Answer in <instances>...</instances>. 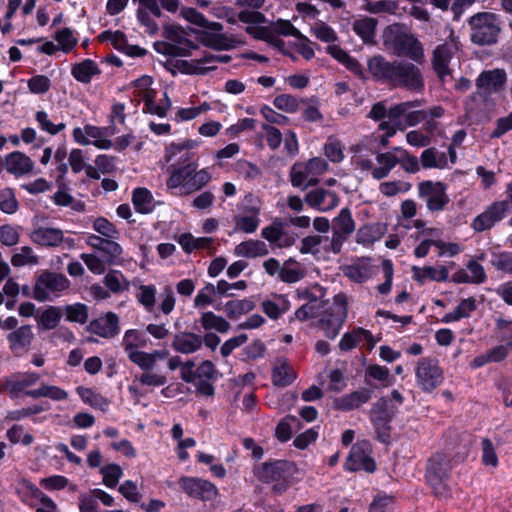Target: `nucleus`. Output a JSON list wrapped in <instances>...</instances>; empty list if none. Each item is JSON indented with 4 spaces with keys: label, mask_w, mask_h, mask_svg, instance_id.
<instances>
[{
    "label": "nucleus",
    "mask_w": 512,
    "mask_h": 512,
    "mask_svg": "<svg viewBox=\"0 0 512 512\" xmlns=\"http://www.w3.org/2000/svg\"><path fill=\"white\" fill-rule=\"evenodd\" d=\"M105 285L113 292L119 293L129 289V282L118 271H110L104 278Z\"/></svg>",
    "instance_id": "nucleus-39"
},
{
    "label": "nucleus",
    "mask_w": 512,
    "mask_h": 512,
    "mask_svg": "<svg viewBox=\"0 0 512 512\" xmlns=\"http://www.w3.org/2000/svg\"><path fill=\"white\" fill-rule=\"evenodd\" d=\"M100 472L103 475V483L109 487L114 488L119 482L123 471L117 464H108L100 468Z\"/></svg>",
    "instance_id": "nucleus-40"
},
{
    "label": "nucleus",
    "mask_w": 512,
    "mask_h": 512,
    "mask_svg": "<svg viewBox=\"0 0 512 512\" xmlns=\"http://www.w3.org/2000/svg\"><path fill=\"white\" fill-rule=\"evenodd\" d=\"M452 55L453 46L446 43L438 45L433 52V68L441 79L450 74L448 65Z\"/></svg>",
    "instance_id": "nucleus-20"
},
{
    "label": "nucleus",
    "mask_w": 512,
    "mask_h": 512,
    "mask_svg": "<svg viewBox=\"0 0 512 512\" xmlns=\"http://www.w3.org/2000/svg\"><path fill=\"white\" fill-rule=\"evenodd\" d=\"M197 168V162H189L182 166L170 165L168 167L170 177L166 182L167 188L170 190L178 189L179 195L200 190L211 180V175L206 169L197 171Z\"/></svg>",
    "instance_id": "nucleus-2"
},
{
    "label": "nucleus",
    "mask_w": 512,
    "mask_h": 512,
    "mask_svg": "<svg viewBox=\"0 0 512 512\" xmlns=\"http://www.w3.org/2000/svg\"><path fill=\"white\" fill-rule=\"evenodd\" d=\"M176 67L182 72L186 74H196L203 75L209 71L214 70V66H199V62L197 59L188 60H179L176 62Z\"/></svg>",
    "instance_id": "nucleus-43"
},
{
    "label": "nucleus",
    "mask_w": 512,
    "mask_h": 512,
    "mask_svg": "<svg viewBox=\"0 0 512 512\" xmlns=\"http://www.w3.org/2000/svg\"><path fill=\"white\" fill-rule=\"evenodd\" d=\"M506 80L507 74L503 69L483 71L476 80V88L491 96L503 88Z\"/></svg>",
    "instance_id": "nucleus-16"
},
{
    "label": "nucleus",
    "mask_w": 512,
    "mask_h": 512,
    "mask_svg": "<svg viewBox=\"0 0 512 512\" xmlns=\"http://www.w3.org/2000/svg\"><path fill=\"white\" fill-rule=\"evenodd\" d=\"M314 35L321 41L326 43H332L337 40L335 31L324 22L316 23L312 27Z\"/></svg>",
    "instance_id": "nucleus-59"
},
{
    "label": "nucleus",
    "mask_w": 512,
    "mask_h": 512,
    "mask_svg": "<svg viewBox=\"0 0 512 512\" xmlns=\"http://www.w3.org/2000/svg\"><path fill=\"white\" fill-rule=\"evenodd\" d=\"M273 104L279 110L287 113H294L298 110L299 100L289 94H281L275 97Z\"/></svg>",
    "instance_id": "nucleus-52"
},
{
    "label": "nucleus",
    "mask_w": 512,
    "mask_h": 512,
    "mask_svg": "<svg viewBox=\"0 0 512 512\" xmlns=\"http://www.w3.org/2000/svg\"><path fill=\"white\" fill-rule=\"evenodd\" d=\"M164 36L172 43L182 46L186 45V48H196L191 41L187 40L180 28L176 26H165Z\"/></svg>",
    "instance_id": "nucleus-55"
},
{
    "label": "nucleus",
    "mask_w": 512,
    "mask_h": 512,
    "mask_svg": "<svg viewBox=\"0 0 512 512\" xmlns=\"http://www.w3.org/2000/svg\"><path fill=\"white\" fill-rule=\"evenodd\" d=\"M202 345V336L187 331L175 334L172 341V348L183 354L194 353L198 351Z\"/></svg>",
    "instance_id": "nucleus-19"
},
{
    "label": "nucleus",
    "mask_w": 512,
    "mask_h": 512,
    "mask_svg": "<svg viewBox=\"0 0 512 512\" xmlns=\"http://www.w3.org/2000/svg\"><path fill=\"white\" fill-rule=\"evenodd\" d=\"M326 196H332V192L325 189H316L307 193L305 197V201L308 205L314 208H318L321 211H324V204L326 200ZM334 201V199H332Z\"/></svg>",
    "instance_id": "nucleus-50"
},
{
    "label": "nucleus",
    "mask_w": 512,
    "mask_h": 512,
    "mask_svg": "<svg viewBox=\"0 0 512 512\" xmlns=\"http://www.w3.org/2000/svg\"><path fill=\"white\" fill-rule=\"evenodd\" d=\"M51 85V81L47 76L37 75L28 80L29 90L34 94L46 93Z\"/></svg>",
    "instance_id": "nucleus-61"
},
{
    "label": "nucleus",
    "mask_w": 512,
    "mask_h": 512,
    "mask_svg": "<svg viewBox=\"0 0 512 512\" xmlns=\"http://www.w3.org/2000/svg\"><path fill=\"white\" fill-rule=\"evenodd\" d=\"M68 285L69 281L64 275L45 271L37 278L34 287V298L38 301H45L49 296L48 291H63Z\"/></svg>",
    "instance_id": "nucleus-10"
},
{
    "label": "nucleus",
    "mask_w": 512,
    "mask_h": 512,
    "mask_svg": "<svg viewBox=\"0 0 512 512\" xmlns=\"http://www.w3.org/2000/svg\"><path fill=\"white\" fill-rule=\"evenodd\" d=\"M345 469L351 472L359 471L360 469L373 472L375 470V462L359 444H355L352 446L346 459Z\"/></svg>",
    "instance_id": "nucleus-17"
},
{
    "label": "nucleus",
    "mask_w": 512,
    "mask_h": 512,
    "mask_svg": "<svg viewBox=\"0 0 512 512\" xmlns=\"http://www.w3.org/2000/svg\"><path fill=\"white\" fill-rule=\"evenodd\" d=\"M492 265L503 272L512 274V253L501 252L494 255V259L491 261Z\"/></svg>",
    "instance_id": "nucleus-63"
},
{
    "label": "nucleus",
    "mask_w": 512,
    "mask_h": 512,
    "mask_svg": "<svg viewBox=\"0 0 512 512\" xmlns=\"http://www.w3.org/2000/svg\"><path fill=\"white\" fill-rule=\"evenodd\" d=\"M474 310H476V300L472 297L463 299L454 311L447 313L443 317L442 322L449 323L462 318H468Z\"/></svg>",
    "instance_id": "nucleus-29"
},
{
    "label": "nucleus",
    "mask_w": 512,
    "mask_h": 512,
    "mask_svg": "<svg viewBox=\"0 0 512 512\" xmlns=\"http://www.w3.org/2000/svg\"><path fill=\"white\" fill-rule=\"evenodd\" d=\"M421 105H422L421 100H413V101H407V102H402V103L396 104L388 110L387 117L389 118V120L392 123L402 127L400 118L403 115L406 116V113L410 109L420 107Z\"/></svg>",
    "instance_id": "nucleus-35"
},
{
    "label": "nucleus",
    "mask_w": 512,
    "mask_h": 512,
    "mask_svg": "<svg viewBox=\"0 0 512 512\" xmlns=\"http://www.w3.org/2000/svg\"><path fill=\"white\" fill-rule=\"evenodd\" d=\"M154 48L158 53L169 56H190L189 48L168 43L164 41H157L154 43Z\"/></svg>",
    "instance_id": "nucleus-42"
},
{
    "label": "nucleus",
    "mask_w": 512,
    "mask_h": 512,
    "mask_svg": "<svg viewBox=\"0 0 512 512\" xmlns=\"http://www.w3.org/2000/svg\"><path fill=\"white\" fill-rule=\"evenodd\" d=\"M63 238V232L58 228L39 227L31 233L32 241L41 246H58Z\"/></svg>",
    "instance_id": "nucleus-21"
},
{
    "label": "nucleus",
    "mask_w": 512,
    "mask_h": 512,
    "mask_svg": "<svg viewBox=\"0 0 512 512\" xmlns=\"http://www.w3.org/2000/svg\"><path fill=\"white\" fill-rule=\"evenodd\" d=\"M178 483L188 496L202 501H211L218 495L217 487L204 479L184 476Z\"/></svg>",
    "instance_id": "nucleus-9"
},
{
    "label": "nucleus",
    "mask_w": 512,
    "mask_h": 512,
    "mask_svg": "<svg viewBox=\"0 0 512 512\" xmlns=\"http://www.w3.org/2000/svg\"><path fill=\"white\" fill-rule=\"evenodd\" d=\"M287 223L281 219L276 218L270 226L262 229V237L270 243H278L284 234V228Z\"/></svg>",
    "instance_id": "nucleus-41"
},
{
    "label": "nucleus",
    "mask_w": 512,
    "mask_h": 512,
    "mask_svg": "<svg viewBox=\"0 0 512 512\" xmlns=\"http://www.w3.org/2000/svg\"><path fill=\"white\" fill-rule=\"evenodd\" d=\"M494 106L491 96L479 90H476L466 101L467 113L471 118L479 121L488 118Z\"/></svg>",
    "instance_id": "nucleus-14"
},
{
    "label": "nucleus",
    "mask_w": 512,
    "mask_h": 512,
    "mask_svg": "<svg viewBox=\"0 0 512 512\" xmlns=\"http://www.w3.org/2000/svg\"><path fill=\"white\" fill-rule=\"evenodd\" d=\"M71 73L76 80L82 83H89L94 75L100 73V69L94 61L86 59L75 64L71 69Z\"/></svg>",
    "instance_id": "nucleus-26"
},
{
    "label": "nucleus",
    "mask_w": 512,
    "mask_h": 512,
    "mask_svg": "<svg viewBox=\"0 0 512 512\" xmlns=\"http://www.w3.org/2000/svg\"><path fill=\"white\" fill-rule=\"evenodd\" d=\"M370 398L371 392L367 389H362L336 399L334 404L339 410L349 411L359 408L362 404L368 402Z\"/></svg>",
    "instance_id": "nucleus-22"
},
{
    "label": "nucleus",
    "mask_w": 512,
    "mask_h": 512,
    "mask_svg": "<svg viewBox=\"0 0 512 512\" xmlns=\"http://www.w3.org/2000/svg\"><path fill=\"white\" fill-rule=\"evenodd\" d=\"M11 263L15 267H21L27 264H37L38 258L33 255V251L30 247L25 246L21 248L20 253L14 254L11 258Z\"/></svg>",
    "instance_id": "nucleus-56"
},
{
    "label": "nucleus",
    "mask_w": 512,
    "mask_h": 512,
    "mask_svg": "<svg viewBox=\"0 0 512 512\" xmlns=\"http://www.w3.org/2000/svg\"><path fill=\"white\" fill-rule=\"evenodd\" d=\"M139 289L140 294L137 296L138 300L150 311L155 304L156 288L153 285H141Z\"/></svg>",
    "instance_id": "nucleus-60"
},
{
    "label": "nucleus",
    "mask_w": 512,
    "mask_h": 512,
    "mask_svg": "<svg viewBox=\"0 0 512 512\" xmlns=\"http://www.w3.org/2000/svg\"><path fill=\"white\" fill-rule=\"evenodd\" d=\"M325 304V300L320 299L319 297L311 298L310 301L306 302L296 310L295 317L300 321H306L310 318L318 317L320 316Z\"/></svg>",
    "instance_id": "nucleus-27"
},
{
    "label": "nucleus",
    "mask_w": 512,
    "mask_h": 512,
    "mask_svg": "<svg viewBox=\"0 0 512 512\" xmlns=\"http://www.w3.org/2000/svg\"><path fill=\"white\" fill-rule=\"evenodd\" d=\"M39 380V375L36 373H27L23 378L13 381L10 384V394L13 397L23 392L27 387L34 385Z\"/></svg>",
    "instance_id": "nucleus-45"
},
{
    "label": "nucleus",
    "mask_w": 512,
    "mask_h": 512,
    "mask_svg": "<svg viewBox=\"0 0 512 512\" xmlns=\"http://www.w3.org/2000/svg\"><path fill=\"white\" fill-rule=\"evenodd\" d=\"M235 254L240 257L255 258L268 254L267 245L260 240L243 241L235 247Z\"/></svg>",
    "instance_id": "nucleus-24"
},
{
    "label": "nucleus",
    "mask_w": 512,
    "mask_h": 512,
    "mask_svg": "<svg viewBox=\"0 0 512 512\" xmlns=\"http://www.w3.org/2000/svg\"><path fill=\"white\" fill-rule=\"evenodd\" d=\"M246 31L256 39L266 41L278 49L284 46L283 40L275 36L267 27H247Z\"/></svg>",
    "instance_id": "nucleus-38"
},
{
    "label": "nucleus",
    "mask_w": 512,
    "mask_h": 512,
    "mask_svg": "<svg viewBox=\"0 0 512 512\" xmlns=\"http://www.w3.org/2000/svg\"><path fill=\"white\" fill-rule=\"evenodd\" d=\"M294 468V464L290 461L276 460L261 464L255 470V475L264 483L279 482L290 477L294 472Z\"/></svg>",
    "instance_id": "nucleus-8"
},
{
    "label": "nucleus",
    "mask_w": 512,
    "mask_h": 512,
    "mask_svg": "<svg viewBox=\"0 0 512 512\" xmlns=\"http://www.w3.org/2000/svg\"><path fill=\"white\" fill-rule=\"evenodd\" d=\"M482 461L485 466L496 468L498 466V457L492 441L488 438L482 440Z\"/></svg>",
    "instance_id": "nucleus-57"
},
{
    "label": "nucleus",
    "mask_w": 512,
    "mask_h": 512,
    "mask_svg": "<svg viewBox=\"0 0 512 512\" xmlns=\"http://www.w3.org/2000/svg\"><path fill=\"white\" fill-rule=\"evenodd\" d=\"M76 392L85 403L89 404L93 408L104 411L109 404L108 400L104 396L95 392L91 388L79 386L77 387Z\"/></svg>",
    "instance_id": "nucleus-30"
},
{
    "label": "nucleus",
    "mask_w": 512,
    "mask_h": 512,
    "mask_svg": "<svg viewBox=\"0 0 512 512\" xmlns=\"http://www.w3.org/2000/svg\"><path fill=\"white\" fill-rule=\"evenodd\" d=\"M397 409L389 404L386 398H380L373 404L371 409V419L379 418L381 421H392Z\"/></svg>",
    "instance_id": "nucleus-36"
},
{
    "label": "nucleus",
    "mask_w": 512,
    "mask_h": 512,
    "mask_svg": "<svg viewBox=\"0 0 512 512\" xmlns=\"http://www.w3.org/2000/svg\"><path fill=\"white\" fill-rule=\"evenodd\" d=\"M200 323L205 330L214 329L219 333H226L230 329V323L213 312L203 313Z\"/></svg>",
    "instance_id": "nucleus-32"
},
{
    "label": "nucleus",
    "mask_w": 512,
    "mask_h": 512,
    "mask_svg": "<svg viewBox=\"0 0 512 512\" xmlns=\"http://www.w3.org/2000/svg\"><path fill=\"white\" fill-rule=\"evenodd\" d=\"M452 470V456L444 452H437L427 462L426 478L429 484L437 490L448 480ZM438 494L437 491H435Z\"/></svg>",
    "instance_id": "nucleus-6"
},
{
    "label": "nucleus",
    "mask_w": 512,
    "mask_h": 512,
    "mask_svg": "<svg viewBox=\"0 0 512 512\" xmlns=\"http://www.w3.org/2000/svg\"><path fill=\"white\" fill-rule=\"evenodd\" d=\"M384 45L392 49L397 56H405L421 63L424 50L420 41L411 33H407L400 25L388 26L383 34Z\"/></svg>",
    "instance_id": "nucleus-3"
},
{
    "label": "nucleus",
    "mask_w": 512,
    "mask_h": 512,
    "mask_svg": "<svg viewBox=\"0 0 512 512\" xmlns=\"http://www.w3.org/2000/svg\"><path fill=\"white\" fill-rule=\"evenodd\" d=\"M362 340V334L358 333V328L351 332L345 333L340 342L339 348L341 351L352 350Z\"/></svg>",
    "instance_id": "nucleus-64"
},
{
    "label": "nucleus",
    "mask_w": 512,
    "mask_h": 512,
    "mask_svg": "<svg viewBox=\"0 0 512 512\" xmlns=\"http://www.w3.org/2000/svg\"><path fill=\"white\" fill-rule=\"evenodd\" d=\"M34 333L30 325H23L7 335L9 349L15 357H21L29 352L34 340Z\"/></svg>",
    "instance_id": "nucleus-13"
},
{
    "label": "nucleus",
    "mask_w": 512,
    "mask_h": 512,
    "mask_svg": "<svg viewBox=\"0 0 512 512\" xmlns=\"http://www.w3.org/2000/svg\"><path fill=\"white\" fill-rule=\"evenodd\" d=\"M376 26L377 20L375 18L364 17L354 21L353 30L364 43L372 44L374 43Z\"/></svg>",
    "instance_id": "nucleus-25"
},
{
    "label": "nucleus",
    "mask_w": 512,
    "mask_h": 512,
    "mask_svg": "<svg viewBox=\"0 0 512 512\" xmlns=\"http://www.w3.org/2000/svg\"><path fill=\"white\" fill-rule=\"evenodd\" d=\"M508 210L509 203L507 201L494 202L473 220L471 226L476 232L491 229L505 217Z\"/></svg>",
    "instance_id": "nucleus-12"
},
{
    "label": "nucleus",
    "mask_w": 512,
    "mask_h": 512,
    "mask_svg": "<svg viewBox=\"0 0 512 512\" xmlns=\"http://www.w3.org/2000/svg\"><path fill=\"white\" fill-rule=\"evenodd\" d=\"M254 307L255 305L250 299L228 301L224 306L227 317L230 319H237L239 316L252 311Z\"/></svg>",
    "instance_id": "nucleus-33"
},
{
    "label": "nucleus",
    "mask_w": 512,
    "mask_h": 512,
    "mask_svg": "<svg viewBox=\"0 0 512 512\" xmlns=\"http://www.w3.org/2000/svg\"><path fill=\"white\" fill-rule=\"evenodd\" d=\"M0 209L8 214H13L17 211L18 203L11 188H6L0 192Z\"/></svg>",
    "instance_id": "nucleus-54"
},
{
    "label": "nucleus",
    "mask_w": 512,
    "mask_h": 512,
    "mask_svg": "<svg viewBox=\"0 0 512 512\" xmlns=\"http://www.w3.org/2000/svg\"><path fill=\"white\" fill-rule=\"evenodd\" d=\"M164 96H167V94L165 93ZM142 99L145 102L144 112L156 114L159 117H164L171 107V101L168 97H166L167 106L157 105L154 100V94L150 95V92H145V95L142 96Z\"/></svg>",
    "instance_id": "nucleus-44"
},
{
    "label": "nucleus",
    "mask_w": 512,
    "mask_h": 512,
    "mask_svg": "<svg viewBox=\"0 0 512 512\" xmlns=\"http://www.w3.org/2000/svg\"><path fill=\"white\" fill-rule=\"evenodd\" d=\"M31 495L38 499L41 503V506L36 509V512H56V504L52 499L47 497L39 488L34 485L28 486Z\"/></svg>",
    "instance_id": "nucleus-53"
},
{
    "label": "nucleus",
    "mask_w": 512,
    "mask_h": 512,
    "mask_svg": "<svg viewBox=\"0 0 512 512\" xmlns=\"http://www.w3.org/2000/svg\"><path fill=\"white\" fill-rule=\"evenodd\" d=\"M300 428V421L296 416L288 415L282 419L275 430L276 438L281 442H286L291 438L292 429Z\"/></svg>",
    "instance_id": "nucleus-34"
},
{
    "label": "nucleus",
    "mask_w": 512,
    "mask_h": 512,
    "mask_svg": "<svg viewBox=\"0 0 512 512\" xmlns=\"http://www.w3.org/2000/svg\"><path fill=\"white\" fill-rule=\"evenodd\" d=\"M87 331L103 338H113L119 333V318L113 312L106 313L103 317L92 320Z\"/></svg>",
    "instance_id": "nucleus-15"
},
{
    "label": "nucleus",
    "mask_w": 512,
    "mask_h": 512,
    "mask_svg": "<svg viewBox=\"0 0 512 512\" xmlns=\"http://www.w3.org/2000/svg\"><path fill=\"white\" fill-rule=\"evenodd\" d=\"M253 216H238L235 217V223L236 227L242 230L245 233H252L254 232L258 225H259V219L257 218V214L259 212L258 208H252L251 209Z\"/></svg>",
    "instance_id": "nucleus-48"
},
{
    "label": "nucleus",
    "mask_w": 512,
    "mask_h": 512,
    "mask_svg": "<svg viewBox=\"0 0 512 512\" xmlns=\"http://www.w3.org/2000/svg\"><path fill=\"white\" fill-rule=\"evenodd\" d=\"M416 378L423 391L432 392L442 383L443 372L437 361L423 358L417 364Z\"/></svg>",
    "instance_id": "nucleus-7"
},
{
    "label": "nucleus",
    "mask_w": 512,
    "mask_h": 512,
    "mask_svg": "<svg viewBox=\"0 0 512 512\" xmlns=\"http://www.w3.org/2000/svg\"><path fill=\"white\" fill-rule=\"evenodd\" d=\"M368 69L375 79L394 87L411 92H421L424 89L422 72L411 62L389 61L382 55H376L368 60Z\"/></svg>",
    "instance_id": "nucleus-1"
},
{
    "label": "nucleus",
    "mask_w": 512,
    "mask_h": 512,
    "mask_svg": "<svg viewBox=\"0 0 512 512\" xmlns=\"http://www.w3.org/2000/svg\"><path fill=\"white\" fill-rule=\"evenodd\" d=\"M400 152L399 163L401 167L408 173H415L419 171V161L417 157L409 154L405 150L397 149Z\"/></svg>",
    "instance_id": "nucleus-62"
},
{
    "label": "nucleus",
    "mask_w": 512,
    "mask_h": 512,
    "mask_svg": "<svg viewBox=\"0 0 512 512\" xmlns=\"http://www.w3.org/2000/svg\"><path fill=\"white\" fill-rule=\"evenodd\" d=\"M273 30L275 33L284 35V36H293L298 40L307 41V37H305L289 20L279 19L276 23L273 24Z\"/></svg>",
    "instance_id": "nucleus-46"
},
{
    "label": "nucleus",
    "mask_w": 512,
    "mask_h": 512,
    "mask_svg": "<svg viewBox=\"0 0 512 512\" xmlns=\"http://www.w3.org/2000/svg\"><path fill=\"white\" fill-rule=\"evenodd\" d=\"M470 40L478 46H490L498 41L501 33L500 17L493 12H478L467 21Z\"/></svg>",
    "instance_id": "nucleus-4"
},
{
    "label": "nucleus",
    "mask_w": 512,
    "mask_h": 512,
    "mask_svg": "<svg viewBox=\"0 0 512 512\" xmlns=\"http://www.w3.org/2000/svg\"><path fill=\"white\" fill-rule=\"evenodd\" d=\"M398 9V3L392 0H381L367 4V11L373 14L389 13L394 14Z\"/></svg>",
    "instance_id": "nucleus-58"
},
{
    "label": "nucleus",
    "mask_w": 512,
    "mask_h": 512,
    "mask_svg": "<svg viewBox=\"0 0 512 512\" xmlns=\"http://www.w3.org/2000/svg\"><path fill=\"white\" fill-rule=\"evenodd\" d=\"M419 196L426 199L430 211H440L449 202L446 187L441 182L424 181L419 184Z\"/></svg>",
    "instance_id": "nucleus-11"
},
{
    "label": "nucleus",
    "mask_w": 512,
    "mask_h": 512,
    "mask_svg": "<svg viewBox=\"0 0 512 512\" xmlns=\"http://www.w3.org/2000/svg\"><path fill=\"white\" fill-rule=\"evenodd\" d=\"M154 355L144 351H138L136 349L128 352V358L130 361L138 365L143 370H150L155 365Z\"/></svg>",
    "instance_id": "nucleus-47"
},
{
    "label": "nucleus",
    "mask_w": 512,
    "mask_h": 512,
    "mask_svg": "<svg viewBox=\"0 0 512 512\" xmlns=\"http://www.w3.org/2000/svg\"><path fill=\"white\" fill-rule=\"evenodd\" d=\"M182 14L186 20L200 27L208 28L213 31H220L222 29V25L220 23H209L208 20L195 8L184 9Z\"/></svg>",
    "instance_id": "nucleus-37"
},
{
    "label": "nucleus",
    "mask_w": 512,
    "mask_h": 512,
    "mask_svg": "<svg viewBox=\"0 0 512 512\" xmlns=\"http://www.w3.org/2000/svg\"><path fill=\"white\" fill-rule=\"evenodd\" d=\"M347 317V299L344 294H337L333 303L323 311L319 326L324 330L325 336L334 339Z\"/></svg>",
    "instance_id": "nucleus-5"
},
{
    "label": "nucleus",
    "mask_w": 512,
    "mask_h": 512,
    "mask_svg": "<svg viewBox=\"0 0 512 512\" xmlns=\"http://www.w3.org/2000/svg\"><path fill=\"white\" fill-rule=\"evenodd\" d=\"M295 378L296 374L287 360L278 359L272 371L273 384L276 386L285 387L290 385L295 380Z\"/></svg>",
    "instance_id": "nucleus-23"
},
{
    "label": "nucleus",
    "mask_w": 512,
    "mask_h": 512,
    "mask_svg": "<svg viewBox=\"0 0 512 512\" xmlns=\"http://www.w3.org/2000/svg\"><path fill=\"white\" fill-rule=\"evenodd\" d=\"M6 170L16 177L30 173L34 167L33 161L24 153L14 151L4 159Z\"/></svg>",
    "instance_id": "nucleus-18"
},
{
    "label": "nucleus",
    "mask_w": 512,
    "mask_h": 512,
    "mask_svg": "<svg viewBox=\"0 0 512 512\" xmlns=\"http://www.w3.org/2000/svg\"><path fill=\"white\" fill-rule=\"evenodd\" d=\"M61 319V312L60 309L54 306L49 307L46 309L41 317H40V324L45 330H51L54 329L59 321Z\"/></svg>",
    "instance_id": "nucleus-51"
},
{
    "label": "nucleus",
    "mask_w": 512,
    "mask_h": 512,
    "mask_svg": "<svg viewBox=\"0 0 512 512\" xmlns=\"http://www.w3.org/2000/svg\"><path fill=\"white\" fill-rule=\"evenodd\" d=\"M66 318L71 322L85 323L88 319V308L86 305L77 303L68 305L65 308Z\"/></svg>",
    "instance_id": "nucleus-49"
},
{
    "label": "nucleus",
    "mask_w": 512,
    "mask_h": 512,
    "mask_svg": "<svg viewBox=\"0 0 512 512\" xmlns=\"http://www.w3.org/2000/svg\"><path fill=\"white\" fill-rule=\"evenodd\" d=\"M132 202L139 213L148 214L153 211V196L146 188H136L132 195Z\"/></svg>",
    "instance_id": "nucleus-28"
},
{
    "label": "nucleus",
    "mask_w": 512,
    "mask_h": 512,
    "mask_svg": "<svg viewBox=\"0 0 512 512\" xmlns=\"http://www.w3.org/2000/svg\"><path fill=\"white\" fill-rule=\"evenodd\" d=\"M332 230L347 236L354 232L355 222L348 208H343L339 215L333 220Z\"/></svg>",
    "instance_id": "nucleus-31"
}]
</instances>
